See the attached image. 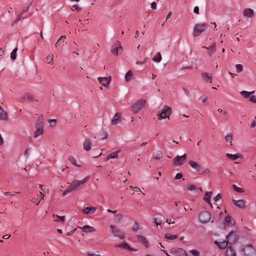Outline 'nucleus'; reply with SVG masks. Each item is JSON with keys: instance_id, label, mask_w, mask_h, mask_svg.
I'll list each match as a JSON object with an SVG mask.
<instances>
[{"instance_id": "nucleus-1", "label": "nucleus", "mask_w": 256, "mask_h": 256, "mask_svg": "<svg viewBox=\"0 0 256 256\" xmlns=\"http://www.w3.org/2000/svg\"><path fill=\"white\" fill-rule=\"evenodd\" d=\"M88 178V176L84 178L81 180H74L72 184H70L68 188L64 191V192L62 194V196H66L67 194L71 192L74 190H76L77 188H78L80 185L84 183L86 180Z\"/></svg>"}, {"instance_id": "nucleus-2", "label": "nucleus", "mask_w": 256, "mask_h": 256, "mask_svg": "<svg viewBox=\"0 0 256 256\" xmlns=\"http://www.w3.org/2000/svg\"><path fill=\"white\" fill-rule=\"evenodd\" d=\"M208 25L206 23H200L195 24L193 36L194 37L198 36L202 32L208 28Z\"/></svg>"}, {"instance_id": "nucleus-3", "label": "nucleus", "mask_w": 256, "mask_h": 256, "mask_svg": "<svg viewBox=\"0 0 256 256\" xmlns=\"http://www.w3.org/2000/svg\"><path fill=\"white\" fill-rule=\"evenodd\" d=\"M146 100L140 99L134 104L131 107V110L136 114L145 106Z\"/></svg>"}, {"instance_id": "nucleus-4", "label": "nucleus", "mask_w": 256, "mask_h": 256, "mask_svg": "<svg viewBox=\"0 0 256 256\" xmlns=\"http://www.w3.org/2000/svg\"><path fill=\"white\" fill-rule=\"evenodd\" d=\"M198 218L200 222L206 223L210 220L211 214L208 211H202L199 214Z\"/></svg>"}, {"instance_id": "nucleus-5", "label": "nucleus", "mask_w": 256, "mask_h": 256, "mask_svg": "<svg viewBox=\"0 0 256 256\" xmlns=\"http://www.w3.org/2000/svg\"><path fill=\"white\" fill-rule=\"evenodd\" d=\"M165 108L162 110V112L157 115V118L158 120H162L166 118L170 119L169 116L172 114V108L165 106Z\"/></svg>"}, {"instance_id": "nucleus-6", "label": "nucleus", "mask_w": 256, "mask_h": 256, "mask_svg": "<svg viewBox=\"0 0 256 256\" xmlns=\"http://www.w3.org/2000/svg\"><path fill=\"white\" fill-rule=\"evenodd\" d=\"M170 252L174 256H187L186 252L182 248H172L170 249Z\"/></svg>"}, {"instance_id": "nucleus-7", "label": "nucleus", "mask_w": 256, "mask_h": 256, "mask_svg": "<svg viewBox=\"0 0 256 256\" xmlns=\"http://www.w3.org/2000/svg\"><path fill=\"white\" fill-rule=\"evenodd\" d=\"M226 238L229 244H234L238 240V236L236 232L231 231L226 236Z\"/></svg>"}, {"instance_id": "nucleus-8", "label": "nucleus", "mask_w": 256, "mask_h": 256, "mask_svg": "<svg viewBox=\"0 0 256 256\" xmlns=\"http://www.w3.org/2000/svg\"><path fill=\"white\" fill-rule=\"evenodd\" d=\"M186 155L184 154L182 156H177L173 160V164L176 166H180L183 164L186 160Z\"/></svg>"}, {"instance_id": "nucleus-9", "label": "nucleus", "mask_w": 256, "mask_h": 256, "mask_svg": "<svg viewBox=\"0 0 256 256\" xmlns=\"http://www.w3.org/2000/svg\"><path fill=\"white\" fill-rule=\"evenodd\" d=\"M242 252L246 256H250L255 254V250L252 247V244L246 246L242 250Z\"/></svg>"}, {"instance_id": "nucleus-10", "label": "nucleus", "mask_w": 256, "mask_h": 256, "mask_svg": "<svg viewBox=\"0 0 256 256\" xmlns=\"http://www.w3.org/2000/svg\"><path fill=\"white\" fill-rule=\"evenodd\" d=\"M119 50H122V46L120 42L117 40L112 46L110 52L114 54L118 55Z\"/></svg>"}, {"instance_id": "nucleus-11", "label": "nucleus", "mask_w": 256, "mask_h": 256, "mask_svg": "<svg viewBox=\"0 0 256 256\" xmlns=\"http://www.w3.org/2000/svg\"><path fill=\"white\" fill-rule=\"evenodd\" d=\"M112 233L114 236L120 238V240H123L125 237L124 233L121 232L118 230L116 229L113 225L110 226Z\"/></svg>"}, {"instance_id": "nucleus-12", "label": "nucleus", "mask_w": 256, "mask_h": 256, "mask_svg": "<svg viewBox=\"0 0 256 256\" xmlns=\"http://www.w3.org/2000/svg\"><path fill=\"white\" fill-rule=\"evenodd\" d=\"M98 80L100 83L104 86H107L109 85L111 81V76L106 78H98Z\"/></svg>"}, {"instance_id": "nucleus-13", "label": "nucleus", "mask_w": 256, "mask_h": 256, "mask_svg": "<svg viewBox=\"0 0 256 256\" xmlns=\"http://www.w3.org/2000/svg\"><path fill=\"white\" fill-rule=\"evenodd\" d=\"M188 164L192 168H194L196 171L199 172L202 170V168L201 165L194 161L190 160L188 162Z\"/></svg>"}, {"instance_id": "nucleus-14", "label": "nucleus", "mask_w": 256, "mask_h": 256, "mask_svg": "<svg viewBox=\"0 0 256 256\" xmlns=\"http://www.w3.org/2000/svg\"><path fill=\"white\" fill-rule=\"evenodd\" d=\"M243 15L246 17L251 18L254 16V12L251 8H245L243 11Z\"/></svg>"}, {"instance_id": "nucleus-15", "label": "nucleus", "mask_w": 256, "mask_h": 256, "mask_svg": "<svg viewBox=\"0 0 256 256\" xmlns=\"http://www.w3.org/2000/svg\"><path fill=\"white\" fill-rule=\"evenodd\" d=\"M232 202L236 206L240 208H245L246 203L243 200H235L233 199Z\"/></svg>"}, {"instance_id": "nucleus-16", "label": "nucleus", "mask_w": 256, "mask_h": 256, "mask_svg": "<svg viewBox=\"0 0 256 256\" xmlns=\"http://www.w3.org/2000/svg\"><path fill=\"white\" fill-rule=\"evenodd\" d=\"M121 114L120 113L116 112L112 120V124L113 125L116 124L118 122H120L121 121Z\"/></svg>"}, {"instance_id": "nucleus-17", "label": "nucleus", "mask_w": 256, "mask_h": 256, "mask_svg": "<svg viewBox=\"0 0 256 256\" xmlns=\"http://www.w3.org/2000/svg\"><path fill=\"white\" fill-rule=\"evenodd\" d=\"M136 238L138 240L141 242L146 248L148 247V242L146 238L140 235H138Z\"/></svg>"}, {"instance_id": "nucleus-18", "label": "nucleus", "mask_w": 256, "mask_h": 256, "mask_svg": "<svg viewBox=\"0 0 256 256\" xmlns=\"http://www.w3.org/2000/svg\"><path fill=\"white\" fill-rule=\"evenodd\" d=\"M92 146V142L88 139H86L83 144L84 149L86 151H88L90 150Z\"/></svg>"}, {"instance_id": "nucleus-19", "label": "nucleus", "mask_w": 256, "mask_h": 256, "mask_svg": "<svg viewBox=\"0 0 256 256\" xmlns=\"http://www.w3.org/2000/svg\"><path fill=\"white\" fill-rule=\"evenodd\" d=\"M44 133V127H36V130L34 132V137L36 138L41 136Z\"/></svg>"}, {"instance_id": "nucleus-20", "label": "nucleus", "mask_w": 256, "mask_h": 256, "mask_svg": "<svg viewBox=\"0 0 256 256\" xmlns=\"http://www.w3.org/2000/svg\"><path fill=\"white\" fill-rule=\"evenodd\" d=\"M78 228L82 230L85 232H92L95 230L93 227L88 225H85L83 227L78 226Z\"/></svg>"}, {"instance_id": "nucleus-21", "label": "nucleus", "mask_w": 256, "mask_h": 256, "mask_svg": "<svg viewBox=\"0 0 256 256\" xmlns=\"http://www.w3.org/2000/svg\"><path fill=\"white\" fill-rule=\"evenodd\" d=\"M96 210L94 207H86L82 210V212L86 214H93Z\"/></svg>"}, {"instance_id": "nucleus-22", "label": "nucleus", "mask_w": 256, "mask_h": 256, "mask_svg": "<svg viewBox=\"0 0 256 256\" xmlns=\"http://www.w3.org/2000/svg\"><path fill=\"white\" fill-rule=\"evenodd\" d=\"M0 119L6 120L8 119V114L0 106Z\"/></svg>"}, {"instance_id": "nucleus-23", "label": "nucleus", "mask_w": 256, "mask_h": 256, "mask_svg": "<svg viewBox=\"0 0 256 256\" xmlns=\"http://www.w3.org/2000/svg\"><path fill=\"white\" fill-rule=\"evenodd\" d=\"M226 156L227 158L230 160H236L238 159V158H242V156L240 154H226Z\"/></svg>"}, {"instance_id": "nucleus-24", "label": "nucleus", "mask_w": 256, "mask_h": 256, "mask_svg": "<svg viewBox=\"0 0 256 256\" xmlns=\"http://www.w3.org/2000/svg\"><path fill=\"white\" fill-rule=\"evenodd\" d=\"M212 194V192H206L203 198L204 201L208 204H210V198Z\"/></svg>"}, {"instance_id": "nucleus-25", "label": "nucleus", "mask_w": 256, "mask_h": 256, "mask_svg": "<svg viewBox=\"0 0 256 256\" xmlns=\"http://www.w3.org/2000/svg\"><path fill=\"white\" fill-rule=\"evenodd\" d=\"M225 222L227 224H229L231 226L235 224V221L232 219V217L229 215H227L225 217Z\"/></svg>"}, {"instance_id": "nucleus-26", "label": "nucleus", "mask_w": 256, "mask_h": 256, "mask_svg": "<svg viewBox=\"0 0 256 256\" xmlns=\"http://www.w3.org/2000/svg\"><path fill=\"white\" fill-rule=\"evenodd\" d=\"M43 120L44 118L42 115L40 116L36 122V127H44L43 126Z\"/></svg>"}, {"instance_id": "nucleus-27", "label": "nucleus", "mask_w": 256, "mask_h": 256, "mask_svg": "<svg viewBox=\"0 0 256 256\" xmlns=\"http://www.w3.org/2000/svg\"><path fill=\"white\" fill-rule=\"evenodd\" d=\"M226 256H236V252L232 246L227 248L226 251Z\"/></svg>"}, {"instance_id": "nucleus-28", "label": "nucleus", "mask_w": 256, "mask_h": 256, "mask_svg": "<svg viewBox=\"0 0 256 256\" xmlns=\"http://www.w3.org/2000/svg\"><path fill=\"white\" fill-rule=\"evenodd\" d=\"M163 156L162 152L159 150L154 154L153 158L156 160H160Z\"/></svg>"}, {"instance_id": "nucleus-29", "label": "nucleus", "mask_w": 256, "mask_h": 256, "mask_svg": "<svg viewBox=\"0 0 256 256\" xmlns=\"http://www.w3.org/2000/svg\"><path fill=\"white\" fill-rule=\"evenodd\" d=\"M202 78L204 79L208 82H211L212 79V76H209L208 73L206 72H202Z\"/></svg>"}, {"instance_id": "nucleus-30", "label": "nucleus", "mask_w": 256, "mask_h": 256, "mask_svg": "<svg viewBox=\"0 0 256 256\" xmlns=\"http://www.w3.org/2000/svg\"><path fill=\"white\" fill-rule=\"evenodd\" d=\"M228 242L226 240H224L223 242H218V241H216L214 242L215 244L218 246L220 248H224L228 246Z\"/></svg>"}, {"instance_id": "nucleus-31", "label": "nucleus", "mask_w": 256, "mask_h": 256, "mask_svg": "<svg viewBox=\"0 0 256 256\" xmlns=\"http://www.w3.org/2000/svg\"><path fill=\"white\" fill-rule=\"evenodd\" d=\"M133 74L131 70H128L125 75V80L126 82H130L132 78Z\"/></svg>"}, {"instance_id": "nucleus-32", "label": "nucleus", "mask_w": 256, "mask_h": 256, "mask_svg": "<svg viewBox=\"0 0 256 256\" xmlns=\"http://www.w3.org/2000/svg\"><path fill=\"white\" fill-rule=\"evenodd\" d=\"M68 160L70 161V162L72 164L74 165V166H78V167H80L81 166L80 165H79V164H76V158L74 156H70L68 157Z\"/></svg>"}, {"instance_id": "nucleus-33", "label": "nucleus", "mask_w": 256, "mask_h": 256, "mask_svg": "<svg viewBox=\"0 0 256 256\" xmlns=\"http://www.w3.org/2000/svg\"><path fill=\"white\" fill-rule=\"evenodd\" d=\"M208 50H210V51L208 52V54L211 56L212 54L214 53L216 50L215 44H212L211 46L208 47Z\"/></svg>"}, {"instance_id": "nucleus-34", "label": "nucleus", "mask_w": 256, "mask_h": 256, "mask_svg": "<svg viewBox=\"0 0 256 256\" xmlns=\"http://www.w3.org/2000/svg\"><path fill=\"white\" fill-rule=\"evenodd\" d=\"M120 152V150H118L110 154H108L110 158H116L118 156V154Z\"/></svg>"}, {"instance_id": "nucleus-35", "label": "nucleus", "mask_w": 256, "mask_h": 256, "mask_svg": "<svg viewBox=\"0 0 256 256\" xmlns=\"http://www.w3.org/2000/svg\"><path fill=\"white\" fill-rule=\"evenodd\" d=\"M225 140L228 142H230V145H232V134L231 133H229L226 134L225 136Z\"/></svg>"}, {"instance_id": "nucleus-36", "label": "nucleus", "mask_w": 256, "mask_h": 256, "mask_svg": "<svg viewBox=\"0 0 256 256\" xmlns=\"http://www.w3.org/2000/svg\"><path fill=\"white\" fill-rule=\"evenodd\" d=\"M153 60L156 62H159L162 60V56L160 52H158L152 58Z\"/></svg>"}, {"instance_id": "nucleus-37", "label": "nucleus", "mask_w": 256, "mask_h": 256, "mask_svg": "<svg viewBox=\"0 0 256 256\" xmlns=\"http://www.w3.org/2000/svg\"><path fill=\"white\" fill-rule=\"evenodd\" d=\"M254 92V91L250 92H246V91H245V90H243V91H242L240 92V94L244 98H248L250 97V94H253Z\"/></svg>"}, {"instance_id": "nucleus-38", "label": "nucleus", "mask_w": 256, "mask_h": 256, "mask_svg": "<svg viewBox=\"0 0 256 256\" xmlns=\"http://www.w3.org/2000/svg\"><path fill=\"white\" fill-rule=\"evenodd\" d=\"M122 219V216L120 214H116L114 215L115 222L118 223L120 222Z\"/></svg>"}, {"instance_id": "nucleus-39", "label": "nucleus", "mask_w": 256, "mask_h": 256, "mask_svg": "<svg viewBox=\"0 0 256 256\" xmlns=\"http://www.w3.org/2000/svg\"><path fill=\"white\" fill-rule=\"evenodd\" d=\"M44 194L42 192H40V196L38 198L37 200H35L33 201V203L35 204L36 205H38L42 199L44 198Z\"/></svg>"}, {"instance_id": "nucleus-40", "label": "nucleus", "mask_w": 256, "mask_h": 256, "mask_svg": "<svg viewBox=\"0 0 256 256\" xmlns=\"http://www.w3.org/2000/svg\"><path fill=\"white\" fill-rule=\"evenodd\" d=\"M53 216L54 217H56L57 218V219H56L55 220L56 222H64L65 220V217L64 216H60L58 215H57V214H53Z\"/></svg>"}, {"instance_id": "nucleus-41", "label": "nucleus", "mask_w": 256, "mask_h": 256, "mask_svg": "<svg viewBox=\"0 0 256 256\" xmlns=\"http://www.w3.org/2000/svg\"><path fill=\"white\" fill-rule=\"evenodd\" d=\"M18 50V48H16L13 50L10 54V58L12 60H14L16 58Z\"/></svg>"}, {"instance_id": "nucleus-42", "label": "nucleus", "mask_w": 256, "mask_h": 256, "mask_svg": "<svg viewBox=\"0 0 256 256\" xmlns=\"http://www.w3.org/2000/svg\"><path fill=\"white\" fill-rule=\"evenodd\" d=\"M118 248H121L124 249L128 250L130 248V246L126 242H123L116 246Z\"/></svg>"}, {"instance_id": "nucleus-43", "label": "nucleus", "mask_w": 256, "mask_h": 256, "mask_svg": "<svg viewBox=\"0 0 256 256\" xmlns=\"http://www.w3.org/2000/svg\"><path fill=\"white\" fill-rule=\"evenodd\" d=\"M23 14L22 12H20L17 18H16V20L12 22V26H13L14 24L18 22L19 20H20L21 19L23 18L24 17H22Z\"/></svg>"}, {"instance_id": "nucleus-44", "label": "nucleus", "mask_w": 256, "mask_h": 256, "mask_svg": "<svg viewBox=\"0 0 256 256\" xmlns=\"http://www.w3.org/2000/svg\"><path fill=\"white\" fill-rule=\"evenodd\" d=\"M177 237L176 235H171L169 234H166L164 236V238L168 240H174Z\"/></svg>"}, {"instance_id": "nucleus-45", "label": "nucleus", "mask_w": 256, "mask_h": 256, "mask_svg": "<svg viewBox=\"0 0 256 256\" xmlns=\"http://www.w3.org/2000/svg\"><path fill=\"white\" fill-rule=\"evenodd\" d=\"M232 188L238 192L242 193L244 192V190L243 188L240 187H238L236 184H233Z\"/></svg>"}, {"instance_id": "nucleus-46", "label": "nucleus", "mask_w": 256, "mask_h": 256, "mask_svg": "<svg viewBox=\"0 0 256 256\" xmlns=\"http://www.w3.org/2000/svg\"><path fill=\"white\" fill-rule=\"evenodd\" d=\"M99 136L102 140L106 139L107 138L108 133L105 131H102V132L99 134Z\"/></svg>"}, {"instance_id": "nucleus-47", "label": "nucleus", "mask_w": 256, "mask_h": 256, "mask_svg": "<svg viewBox=\"0 0 256 256\" xmlns=\"http://www.w3.org/2000/svg\"><path fill=\"white\" fill-rule=\"evenodd\" d=\"M236 68L237 72H242V70H243V66L240 64H236Z\"/></svg>"}, {"instance_id": "nucleus-48", "label": "nucleus", "mask_w": 256, "mask_h": 256, "mask_svg": "<svg viewBox=\"0 0 256 256\" xmlns=\"http://www.w3.org/2000/svg\"><path fill=\"white\" fill-rule=\"evenodd\" d=\"M140 229V226L138 223L137 222H135L133 225V226L132 228V230L134 232H136Z\"/></svg>"}, {"instance_id": "nucleus-49", "label": "nucleus", "mask_w": 256, "mask_h": 256, "mask_svg": "<svg viewBox=\"0 0 256 256\" xmlns=\"http://www.w3.org/2000/svg\"><path fill=\"white\" fill-rule=\"evenodd\" d=\"M190 252L194 256H199L200 252L196 250H192L190 251Z\"/></svg>"}, {"instance_id": "nucleus-50", "label": "nucleus", "mask_w": 256, "mask_h": 256, "mask_svg": "<svg viewBox=\"0 0 256 256\" xmlns=\"http://www.w3.org/2000/svg\"><path fill=\"white\" fill-rule=\"evenodd\" d=\"M187 190L190 191L196 190L194 186L192 184H188L187 187Z\"/></svg>"}, {"instance_id": "nucleus-51", "label": "nucleus", "mask_w": 256, "mask_h": 256, "mask_svg": "<svg viewBox=\"0 0 256 256\" xmlns=\"http://www.w3.org/2000/svg\"><path fill=\"white\" fill-rule=\"evenodd\" d=\"M26 98L29 102H32L34 100V98L28 93H26Z\"/></svg>"}, {"instance_id": "nucleus-52", "label": "nucleus", "mask_w": 256, "mask_h": 256, "mask_svg": "<svg viewBox=\"0 0 256 256\" xmlns=\"http://www.w3.org/2000/svg\"><path fill=\"white\" fill-rule=\"evenodd\" d=\"M249 100L251 102H254V103H256V96H253V95L251 96L249 98Z\"/></svg>"}, {"instance_id": "nucleus-53", "label": "nucleus", "mask_w": 256, "mask_h": 256, "mask_svg": "<svg viewBox=\"0 0 256 256\" xmlns=\"http://www.w3.org/2000/svg\"><path fill=\"white\" fill-rule=\"evenodd\" d=\"M66 38V36H62L58 40V42L60 44V43H64V39Z\"/></svg>"}, {"instance_id": "nucleus-54", "label": "nucleus", "mask_w": 256, "mask_h": 256, "mask_svg": "<svg viewBox=\"0 0 256 256\" xmlns=\"http://www.w3.org/2000/svg\"><path fill=\"white\" fill-rule=\"evenodd\" d=\"M182 177V174L180 172L177 173L174 177L176 180L181 179Z\"/></svg>"}, {"instance_id": "nucleus-55", "label": "nucleus", "mask_w": 256, "mask_h": 256, "mask_svg": "<svg viewBox=\"0 0 256 256\" xmlns=\"http://www.w3.org/2000/svg\"><path fill=\"white\" fill-rule=\"evenodd\" d=\"M72 8L78 12H80L82 10V8H80L78 4H74L72 6Z\"/></svg>"}, {"instance_id": "nucleus-56", "label": "nucleus", "mask_w": 256, "mask_h": 256, "mask_svg": "<svg viewBox=\"0 0 256 256\" xmlns=\"http://www.w3.org/2000/svg\"><path fill=\"white\" fill-rule=\"evenodd\" d=\"M221 198V195L220 194H218L214 198V200L215 202L218 201Z\"/></svg>"}, {"instance_id": "nucleus-57", "label": "nucleus", "mask_w": 256, "mask_h": 256, "mask_svg": "<svg viewBox=\"0 0 256 256\" xmlns=\"http://www.w3.org/2000/svg\"><path fill=\"white\" fill-rule=\"evenodd\" d=\"M20 192H14V193H12L10 192H4V194L6 195V196H7V195H10V196H13V195H14L16 194H19Z\"/></svg>"}, {"instance_id": "nucleus-58", "label": "nucleus", "mask_w": 256, "mask_h": 256, "mask_svg": "<svg viewBox=\"0 0 256 256\" xmlns=\"http://www.w3.org/2000/svg\"><path fill=\"white\" fill-rule=\"evenodd\" d=\"M151 8L152 10H154L156 8V4L154 2L151 4Z\"/></svg>"}, {"instance_id": "nucleus-59", "label": "nucleus", "mask_w": 256, "mask_h": 256, "mask_svg": "<svg viewBox=\"0 0 256 256\" xmlns=\"http://www.w3.org/2000/svg\"><path fill=\"white\" fill-rule=\"evenodd\" d=\"M194 12L196 14H199V8L198 6H196L194 8Z\"/></svg>"}, {"instance_id": "nucleus-60", "label": "nucleus", "mask_w": 256, "mask_h": 256, "mask_svg": "<svg viewBox=\"0 0 256 256\" xmlns=\"http://www.w3.org/2000/svg\"><path fill=\"white\" fill-rule=\"evenodd\" d=\"M200 172L202 173H210V172L208 168L203 169Z\"/></svg>"}, {"instance_id": "nucleus-61", "label": "nucleus", "mask_w": 256, "mask_h": 256, "mask_svg": "<svg viewBox=\"0 0 256 256\" xmlns=\"http://www.w3.org/2000/svg\"><path fill=\"white\" fill-rule=\"evenodd\" d=\"M50 123H52V125H55L56 122V119H52L48 120Z\"/></svg>"}, {"instance_id": "nucleus-62", "label": "nucleus", "mask_w": 256, "mask_h": 256, "mask_svg": "<svg viewBox=\"0 0 256 256\" xmlns=\"http://www.w3.org/2000/svg\"><path fill=\"white\" fill-rule=\"evenodd\" d=\"M182 90H184L185 94L188 96L190 94L189 91L185 88H182Z\"/></svg>"}, {"instance_id": "nucleus-63", "label": "nucleus", "mask_w": 256, "mask_h": 256, "mask_svg": "<svg viewBox=\"0 0 256 256\" xmlns=\"http://www.w3.org/2000/svg\"><path fill=\"white\" fill-rule=\"evenodd\" d=\"M256 126V120H254L250 124L251 128H254Z\"/></svg>"}, {"instance_id": "nucleus-64", "label": "nucleus", "mask_w": 256, "mask_h": 256, "mask_svg": "<svg viewBox=\"0 0 256 256\" xmlns=\"http://www.w3.org/2000/svg\"><path fill=\"white\" fill-rule=\"evenodd\" d=\"M87 254L88 256H100V254H91L90 252H88Z\"/></svg>"}]
</instances>
